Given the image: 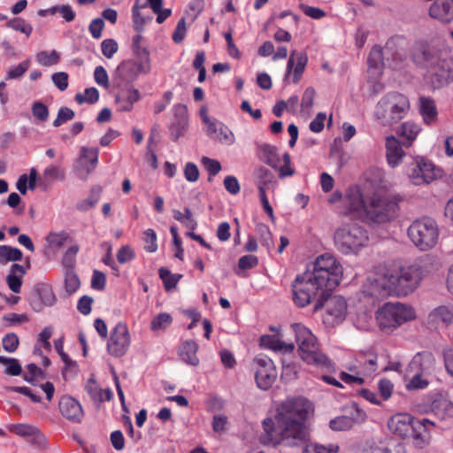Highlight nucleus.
Instances as JSON below:
<instances>
[{
	"mask_svg": "<svg viewBox=\"0 0 453 453\" xmlns=\"http://www.w3.org/2000/svg\"><path fill=\"white\" fill-rule=\"evenodd\" d=\"M311 267L292 283L294 303L298 307H305L314 301V311L325 307L329 315L342 319L347 303L342 296L331 295L342 280V265L332 255L324 254L317 257Z\"/></svg>",
	"mask_w": 453,
	"mask_h": 453,
	"instance_id": "f257e3e1",
	"label": "nucleus"
},
{
	"mask_svg": "<svg viewBox=\"0 0 453 453\" xmlns=\"http://www.w3.org/2000/svg\"><path fill=\"white\" fill-rule=\"evenodd\" d=\"M311 410V403L303 397L287 398L276 407L273 418L264 419V434L260 435V442L287 447L305 443L309 433L304 422Z\"/></svg>",
	"mask_w": 453,
	"mask_h": 453,
	"instance_id": "f03ea898",
	"label": "nucleus"
},
{
	"mask_svg": "<svg viewBox=\"0 0 453 453\" xmlns=\"http://www.w3.org/2000/svg\"><path fill=\"white\" fill-rule=\"evenodd\" d=\"M414 60L426 69L427 77L434 88L449 83L453 73V59L447 52L423 48L414 55Z\"/></svg>",
	"mask_w": 453,
	"mask_h": 453,
	"instance_id": "7ed1b4c3",
	"label": "nucleus"
},
{
	"mask_svg": "<svg viewBox=\"0 0 453 453\" xmlns=\"http://www.w3.org/2000/svg\"><path fill=\"white\" fill-rule=\"evenodd\" d=\"M405 39L402 36H393L388 40L385 47L382 49L375 45L368 57L369 67L374 72V75L380 74V69L385 65V60L392 69H397L400 64L406 58Z\"/></svg>",
	"mask_w": 453,
	"mask_h": 453,
	"instance_id": "20e7f679",
	"label": "nucleus"
},
{
	"mask_svg": "<svg viewBox=\"0 0 453 453\" xmlns=\"http://www.w3.org/2000/svg\"><path fill=\"white\" fill-rule=\"evenodd\" d=\"M410 109L408 98L398 92L386 94L377 103L374 111L376 121L383 127H391L404 118Z\"/></svg>",
	"mask_w": 453,
	"mask_h": 453,
	"instance_id": "39448f33",
	"label": "nucleus"
},
{
	"mask_svg": "<svg viewBox=\"0 0 453 453\" xmlns=\"http://www.w3.org/2000/svg\"><path fill=\"white\" fill-rule=\"evenodd\" d=\"M298 346L301 358L308 365L320 368H329L332 365L328 357L318 347L317 339L311 331L302 324L295 323L291 326Z\"/></svg>",
	"mask_w": 453,
	"mask_h": 453,
	"instance_id": "423d86ee",
	"label": "nucleus"
},
{
	"mask_svg": "<svg viewBox=\"0 0 453 453\" xmlns=\"http://www.w3.org/2000/svg\"><path fill=\"white\" fill-rule=\"evenodd\" d=\"M334 242L338 250L345 255L357 253L361 248L367 246L369 234L361 225H345L336 230Z\"/></svg>",
	"mask_w": 453,
	"mask_h": 453,
	"instance_id": "0eeeda50",
	"label": "nucleus"
},
{
	"mask_svg": "<svg viewBox=\"0 0 453 453\" xmlns=\"http://www.w3.org/2000/svg\"><path fill=\"white\" fill-rule=\"evenodd\" d=\"M408 236L418 250L423 251L429 250L438 242V226L431 218H421L413 221L409 226Z\"/></svg>",
	"mask_w": 453,
	"mask_h": 453,
	"instance_id": "6e6552de",
	"label": "nucleus"
},
{
	"mask_svg": "<svg viewBox=\"0 0 453 453\" xmlns=\"http://www.w3.org/2000/svg\"><path fill=\"white\" fill-rule=\"evenodd\" d=\"M398 201L399 198L396 196L375 194L365 207V216L373 223L388 222L396 217Z\"/></svg>",
	"mask_w": 453,
	"mask_h": 453,
	"instance_id": "1a4fd4ad",
	"label": "nucleus"
},
{
	"mask_svg": "<svg viewBox=\"0 0 453 453\" xmlns=\"http://www.w3.org/2000/svg\"><path fill=\"white\" fill-rule=\"evenodd\" d=\"M415 319L414 310L399 303H386L376 313L379 326L383 330H394L403 323Z\"/></svg>",
	"mask_w": 453,
	"mask_h": 453,
	"instance_id": "9d476101",
	"label": "nucleus"
},
{
	"mask_svg": "<svg viewBox=\"0 0 453 453\" xmlns=\"http://www.w3.org/2000/svg\"><path fill=\"white\" fill-rule=\"evenodd\" d=\"M395 295L407 296L413 292L422 280V267L418 264L391 271Z\"/></svg>",
	"mask_w": 453,
	"mask_h": 453,
	"instance_id": "9b49d317",
	"label": "nucleus"
},
{
	"mask_svg": "<svg viewBox=\"0 0 453 453\" xmlns=\"http://www.w3.org/2000/svg\"><path fill=\"white\" fill-rule=\"evenodd\" d=\"M391 271L382 270L370 276L364 285L365 295L375 298H385L395 295Z\"/></svg>",
	"mask_w": 453,
	"mask_h": 453,
	"instance_id": "f8f14e48",
	"label": "nucleus"
},
{
	"mask_svg": "<svg viewBox=\"0 0 453 453\" xmlns=\"http://www.w3.org/2000/svg\"><path fill=\"white\" fill-rule=\"evenodd\" d=\"M406 173L414 185L428 184L438 176L434 165L424 157H416L408 165Z\"/></svg>",
	"mask_w": 453,
	"mask_h": 453,
	"instance_id": "ddd939ff",
	"label": "nucleus"
},
{
	"mask_svg": "<svg viewBox=\"0 0 453 453\" xmlns=\"http://www.w3.org/2000/svg\"><path fill=\"white\" fill-rule=\"evenodd\" d=\"M256 365L255 379L257 385L263 390L269 389L277 378L273 362L266 356H258L254 359Z\"/></svg>",
	"mask_w": 453,
	"mask_h": 453,
	"instance_id": "4468645a",
	"label": "nucleus"
},
{
	"mask_svg": "<svg viewBox=\"0 0 453 453\" xmlns=\"http://www.w3.org/2000/svg\"><path fill=\"white\" fill-rule=\"evenodd\" d=\"M130 345V334L127 326L123 323H118L111 333L107 342L108 353L119 357L126 354Z\"/></svg>",
	"mask_w": 453,
	"mask_h": 453,
	"instance_id": "2eb2a0df",
	"label": "nucleus"
},
{
	"mask_svg": "<svg viewBox=\"0 0 453 453\" xmlns=\"http://www.w3.org/2000/svg\"><path fill=\"white\" fill-rule=\"evenodd\" d=\"M366 418V414L358 409L353 407L349 415L339 416L332 419L329 426L334 431H345L352 428L356 424L364 422Z\"/></svg>",
	"mask_w": 453,
	"mask_h": 453,
	"instance_id": "dca6fc26",
	"label": "nucleus"
},
{
	"mask_svg": "<svg viewBox=\"0 0 453 453\" xmlns=\"http://www.w3.org/2000/svg\"><path fill=\"white\" fill-rule=\"evenodd\" d=\"M56 297L51 288L44 283L36 284L34 294L30 298V305L35 311H40L44 306H51L55 303Z\"/></svg>",
	"mask_w": 453,
	"mask_h": 453,
	"instance_id": "f3484780",
	"label": "nucleus"
},
{
	"mask_svg": "<svg viewBox=\"0 0 453 453\" xmlns=\"http://www.w3.org/2000/svg\"><path fill=\"white\" fill-rule=\"evenodd\" d=\"M188 125V109L184 104H176L173 106V120L170 125V134L173 141H177L181 137Z\"/></svg>",
	"mask_w": 453,
	"mask_h": 453,
	"instance_id": "a211bd4d",
	"label": "nucleus"
},
{
	"mask_svg": "<svg viewBox=\"0 0 453 453\" xmlns=\"http://www.w3.org/2000/svg\"><path fill=\"white\" fill-rule=\"evenodd\" d=\"M58 407L61 414L67 419L78 423L81 422L83 410L81 404L75 398L69 395L62 396Z\"/></svg>",
	"mask_w": 453,
	"mask_h": 453,
	"instance_id": "6ab92c4d",
	"label": "nucleus"
},
{
	"mask_svg": "<svg viewBox=\"0 0 453 453\" xmlns=\"http://www.w3.org/2000/svg\"><path fill=\"white\" fill-rule=\"evenodd\" d=\"M434 362L435 358L431 352H418L413 357L407 369L410 372L427 374L434 369Z\"/></svg>",
	"mask_w": 453,
	"mask_h": 453,
	"instance_id": "aec40b11",
	"label": "nucleus"
},
{
	"mask_svg": "<svg viewBox=\"0 0 453 453\" xmlns=\"http://www.w3.org/2000/svg\"><path fill=\"white\" fill-rule=\"evenodd\" d=\"M307 62L308 57L305 53L293 50L287 64L285 80L288 78L292 70L294 69L293 82L297 83L301 79Z\"/></svg>",
	"mask_w": 453,
	"mask_h": 453,
	"instance_id": "412c9836",
	"label": "nucleus"
},
{
	"mask_svg": "<svg viewBox=\"0 0 453 453\" xmlns=\"http://www.w3.org/2000/svg\"><path fill=\"white\" fill-rule=\"evenodd\" d=\"M415 418L407 413H400L392 417L388 421V427L395 434L406 437L411 435Z\"/></svg>",
	"mask_w": 453,
	"mask_h": 453,
	"instance_id": "4be33fe9",
	"label": "nucleus"
},
{
	"mask_svg": "<svg viewBox=\"0 0 453 453\" xmlns=\"http://www.w3.org/2000/svg\"><path fill=\"white\" fill-rule=\"evenodd\" d=\"M429 15L442 23L450 22L453 19V0H434Z\"/></svg>",
	"mask_w": 453,
	"mask_h": 453,
	"instance_id": "5701e85b",
	"label": "nucleus"
},
{
	"mask_svg": "<svg viewBox=\"0 0 453 453\" xmlns=\"http://www.w3.org/2000/svg\"><path fill=\"white\" fill-rule=\"evenodd\" d=\"M405 156L400 142L395 136L386 139V157L388 164L391 167H396Z\"/></svg>",
	"mask_w": 453,
	"mask_h": 453,
	"instance_id": "b1692460",
	"label": "nucleus"
},
{
	"mask_svg": "<svg viewBox=\"0 0 453 453\" xmlns=\"http://www.w3.org/2000/svg\"><path fill=\"white\" fill-rule=\"evenodd\" d=\"M344 204L348 207V212L354 213L360 216L362 213L365 214V207L363 196L357 188H350L344 199Z\"/></svg>",
	"mask_w": 453,
	"mask_h": 453,
	"instance_id": "393cba45",
	"label": "nucleus"
},
{
	"mask_svg": "<svg viewBox=\"0 0 453 453\" xmlns=\"http://www.w3.org/2000/svg\"><path fill=\"white\" fill-rule=\"evenodd\" d=\"M140 99V92L138 89L129 86L121 89L116 96L115 101L118 108L121 111H129L132 110L135 102Z\"/></svg>",
	"mask_w": 453,
	"mask_h": 453,
	"instance_id": "a878e982",
	"label": "nucleus"
},
{
	"mask_svg": "<svg viewBox=\"0 0 453 453\" xmlns=\"http://www.w3.org/2000/svg\"><path fill=\"white\" fill-rule=\"evenodd\" d=\"M357 362L362 370V375H371L378 369V356L373 351H360L357 356Z\"/></svg>",
	"mask_w": 453,
	"mask_h": 453,
	"instance_id": "bb28decb",
	"label": "nucleus"
},
{
	"mask_svg": "<svg viewBox=\"0 0 453 453\" xmlns=\"http://www.w3.org/2000/svg\"><path fill=\"white\" fill-rule=\"evenodd\" d=\"M419 112L424 121L431 125L435 122L438 115L434 101L428 96H420L418 99Z\"/></svg>",
	"mask_w": 453,
	"mask_h": 453,
	"instance_id": "cd10ccee",
	"label": "nucleus"
},
{
	"mask_svg": "<svg viewBox=\"0 0 453 453\" xmlns=\"http://www.w3.org/2000/svg\"><path fill=\"white\" fill-rule=\"evenodd\" d=\"M27 269L19 264L12 265L10 273L6 277V283L13 293H19L21 290L22 278L26 274Z\"/></svg>",
	"mask_w": 453,
	"mask_h": 453,
	"instance_id": "c85d7f7f",
	"label": "nucleus"
},
{
	"mask_svg": "<svg viewBox=\"0 0 453 453\" xmlns=\"http://www.w3.org/2000/svg\"><path fill=\"white\" fill-rule=\"evenodd\" d=\"M260 345L282 353H291L295 349L294 343H286L276 336L268 334L260 337Z\"/></svg>",
	"mask_w": 453,
	"mask_h": 453,
	"instance_id": "c756f323",
	"label": "nucleus"
},
{
	"mask_svg": "<svg viewBox=\"0 0 453 453\" xmlns=\"http://www.w3.org/2000/svg\"><path fill=\"white\" fill-rule=\"evenodd\" d=\"M401 444L388 445L382 441H369L363 449V453H403Z\"/></svg>",
	"mask_w": 453,
	"mask_h": 453,
	"instance_id": "7c9ffc66",
	"label": "nucleus"
},
{
	"mask_svg": "<svg viewBox=\"0 0 453 453\" xmlns=\"http://www.w3.org/2000/svg\"><path fill=\"white\" fill-rule=\"evenodd\" d=\"M198 349V345L195 341H187L180 347V356L181 359L190 365H197L199 364V359L196 356V351Z\"/></svg>",
	"mask_w": 453,
	"mask_h": 453,
	"instance_id": "2f4dec72",
	"label": "nucleus"
},
{
	"mask_svg": "<svg viewBox=\"0 0 453 453\" xmlns=\"http://www.w3.org/2000/svg\"><path fill=\"white\" fill-rule=\"evenodd\" d=\"M416 441V444L422 448L425 446L430 438L429 433L425 426V424L419 419L415 418L413 426L411 427V435Z\"/></svg>",
	"mask_w": 453,
	"mask_h": 453,
	"instance_id": "473e14b6",
	"label": "nucleus"
},
{
	"mask_svg": "<svg viewBox=\"0 0 453 453\" xmlns=\"http://www.w3.org/2000/svg\"><path fill=\"white\" fill-rule=\"evenodd\" d=\"M46 240L52 249H60L65 245L70 246L73 244L69 234L65 231L58 233L51 232L48 234Z\"/></svg>",
	"mask_w": 453,
	"mask_h": 453,
	"instance_id": "72a5a7b5",
	"label": "nucleus"
},
{
	"mask_svg": "<svg viewBox=\"0 0 453 453\" xmlns=\"http://www.w3.org/2000/svg\"><path fill=\"white\" fill-rule=\"evenodd\" d=\"M58 12L60 13L62 18L68 22L73 21L75 18V12L70 5H56L49 9L40 10L38 14L41 17H45L48 14L54 15Z\"/></svg>",
	"mask_w": 453,
	"mask_h": 453,
	"instance_id": "f704fd0d",
	"label": "nucleus"
},
{
	"mask_svg": "<svg viewBox=\"0 0 453 453\" xmlns=\"http://www.w3.org/2000/svg\"><path fill=\"white\" fill-rule=\"evenodd\" d=\"M434 320H440L444 325L453 324V305H441L430 313Z\"/></svg>",
	"mask_w": 453,
	"mask_h": 453,
	"instance_id": "c9c22d12",
	"label": "nucleus"
},
{
	"mask_svg": "<svg viewBox=\"0 0 453 453\" xmlns=\"http://www.w3.org/2000/svg\"><path fill=\"white\" fill-rule=\"evenodd\" d=\"M260 150L262 152V159L264 162L275 169L278 168L280 159L277 153L276 147L265 143L260 146Z\"/></svg>",
	"mask_w": 453,
	"mask_h": 453,
	"instance_id": "e433bc0d",
	"label": "nucleus"
},
{
	"mask_svg": "<svg viewBox=\"0 0 453 453\" xmlns=\"http://www.w3.org/2000/svg\"><path fill=\"white\" fill-rule=\"evenodd\" d=\"M23 258L22 251L8 245L0 246V263L5 264L9 261H21Z\"/></svg>",
	"mask_w": 453,
	"mask_h": 453,
	"instance_id": "4c0bfd02",
	"label": "nucleus"
},
{
	"mask_svg": "<svg viewBox=\"0 0 453 453\" xmlns=\"http://www.w3.org/2000/svg\"><path fill=\"white\" fill-rule=\"evenodd\" d=\"M158 273L160 279L163 280L165 288L167 291L174 288L179 280L182 278V274H173L170 272V270L165 267H161Z\"/></svg>",
	"mask_w": 453,
	"mask_h": 453,
	"instance_id": "58836bf2",
	"label": "nucleus"
},
{
	"mask_svg": "<svg viewBox=\"0 0 453 453\" xmlns=\"http://www.w3.org/2000/svg\"><path fill=\"white\" fill-rule=\"evenodd\" d=\"M420 128L418 125L412 122H404L399 128L398 134L407 140L408 145L415 140Z\"/></svg>",
	"mask_w": 453,
	"mask_h": 453,
	"instance_id": "ea45409f",
	"label": "nucleus"
},
{
	"mask_svg": "<svg viewBox=\"0 0 453 453\" xmlns=\"http://www.w3.org/2000/svg\"><path fill=\"white\" fill-rule=\"evenodd\" d=\"M36 61L43 66H51L57 65L59 62L60 56L55 50L48 51H40L35 56Z\"/></svg>",
	"mask_w": 453,
	"mask_h": 453,
	"instance_id": "a19ab883",
	"label": "nucleus"
},
{
	"mask_svg": "<svg viewBox=\"0 0 453 453\" xmlns=\"http://www.w3.org/2000/svg\"><path fill=\"white\" fill-rule=\"evenodd\" d=\"M65 286L66 292L69 294L74 293L79 289L81 286V280L74 270L65 269Z\"/></svg>",
	"mask_w": 453,
	"mask_h": 453,
	"instance_id": "79ce46f5",
	"label": "nucleus"
},
{
	"mask_svg": "<svg viewBox=\"0 0 453 453\" xmlns=\"http://www.w3.org/2000/svg\"><path fill=\"white\" fill-rule=\"evenodd\" d=\"M255 175L257 180V188L260 192V188L265 191L268 185L273 181V176L270 170L265 167H259L256 170Z\"/></svg>",
	"mask_w": 453,
	"mask_h": 453,
	"instance_id": "37998d69",
	"label": "nucleus"
},
{
	"mask_svg": "<svg viewBox=\"0 0 453 453\" xmlns=\"http://www.w3.org/2000/svg\"><path fill=\"white\" fill-rule=\"evenodd\" d=\"M88 394L96 404H99L104 401H110L112 397V392L111 389L108 388L103 390L95 385L89 387Z\"/></svg>",
	"mask_w": 453,
	"mask_h": 453,
	"instance_id": "c03bdc74",
	"label": "nucleus"
},
{
	"mask_svg": "<svg viewBox=\"0 0 453 453\" xmlns=\"http://www.w3.org/2000/svg\"><path fill=\"white\" fill-rule=\"evenodd\" d=\"M0 364L6 365L5 373L11 376H19L22 372V367L16 358L0 356Z\"/></svg>",
	"mask_w": 453,
	"mask_h": 453,
	"instance_id": "a18cd8bd",
	"label": "nucleus"
},
{
	"mask_svg": "<svg viewBox=\"0 0 453 453\" xmlns=\"http://www.w3.org/2000/svg\"><path fill=\"white\" fill-rule=\"evenodd\" d=\"M173 319L169 313H159L153 318L150 323V329L154 332L164 330L171 325Z\"/></svg>",
	"mask_w": 453,
	"mask_h": 453,
	"instance_id": "49530a36",
	"label": "nucleus"
},
{
	"mask_svg": "<svg viewBox=\"0 0 453 453\" xmlns=\"http://www.w3.org/2000/svg\"><path fill=\"white\" fill-rule=\"evenodd\" d=\"M212 139L218 140L219 142L226 145H232L235 142L233 132L222 123L219 125L218 133Z\"/></svg>",
	"mask_w": 453,
	"mask_h": 453,
	"instance_id": "de8ad7c7",
	"label": "nucleus"
},
{
	"mask_svg": "<svg viewBox=\"0 0 453 453\" xmlns=\"http://www.w3.org/2000/svg\"><path fill=\"white\" fill-rule=\"evenodd\" d=\"M338 446L329 444L327 446L319 443H308L305 445L303 453H337Z\"/></svg>",
	"mask_w": 453,
	"mask_h": 453,
	"instance_id": "09e8293b",
	"label": "nucleus"
},
{
	"mask_svg": "<svg viewBox=\"0 0 453 453\" xmlns=\"http://www.w3.org/2000/svg\"><path fill=\"white\" fill-rule=\"evenodd\" d=\"M256 232L259 235L262 245L265 246L267 249H272L273 247L272 234L266 225L257 224L256 226Z\"/></svg>",
	"mask_w": 453,
	"mask_h": 453,
	"instance_id": "8fccbe9b",
	"label": "nucleus"
},
{
	"mask_svg": "<svg viewBox=\"0 0 453 453\" xmlns=\"http://www.w3.org/2000/svg\"><path fill=\"white\" fill-rule=\"evenodd\" d=\"M423 373L419 372H410L406 369L405 376L411 378L410 382L407 384L409 389H419L424 388L427 386L428 382L426 380H422Z\"/></svg>",
	"mask_w": 453,
	"mask_h": 453,
	"instance_id": "3c124183",
	"label": "nucleus"
},
{
	"mask_svg": "<svg viewBox=\"0 0 453 453\" xmlns=\"http://www.w3.org/2000/svg\"><path fill=\"white\" fill-rule=\"evenodd\" d=\"M78 250L79 247L76 244H72L68 247L67 250L65 251L62 258V264L65 267V269L73 270L75 257Z\"/></svg>",
	"mask_w": 453,
	"mask_h": 453,
	"instance_id": "603ef678",
	"label": "nucleus"
},
{
	"mask_svg": "<svg viewBox=\"0 0 453 453\" xmlns=\"http://www.w3.org/2000/svg\"><path fill=\"white\" fill-rule=\"evenodd\" d=\"M9 431L19 436L27 437L36 433V427L27 424H13L9 426Z\"/></svg>",
	"mask_w": 453,
	"mask_h": 453,
	"instance_id": "864d4df0",
	"label": "nucleus"
},
{
	"mask_svg": "<svg viewBox=\"0 0 453 453\" xmlns=\"http://www.w3.org/2000/svg\"><path fill=\"white\" fill-rule=\"evenodd\" d=\"M8 27H12V29L16 31H19L23 34H25L27 36H29L33 31V27L30 24H27L23 19L21 18H15L12 19L8 25Z\"/></svg>",
	"mask_w": 453,
	"mask_h": 453,
	"instance_id": "5fc2aeb1",
	"label": "nucleus"
},
{
	"mask_svg": "<svg viewBox=\"0 0 453 453\" xmlns=\"http://www.w3.org/2000/svg\"><path fill=\"white\" fill-rule=\"evenodd\" d=\"M132 13L134 28L138 33H141L143 30V27L146 22L152 20V16H149L147 18L143 17L136 6L133 7Z\"/></svg>",
	"mask_w": 453,
	"mask_h": 453,
	"instance_id": "6e6d98bb",
	"label": "nucleus"
},
{
	"mask_svg": "<svg viewBox=\"0 0 453 453\" xmlns=\"http://www.w3.org/2000/svg\"><path fill=\"white\" fill-rule=\"evenodd\" d=\"M32 113L33 116L40 121H46L50 114L48 107L40 101H35L33 104Z\"/></svg>",
	"mask_w": 453,
	"mask_h": 453,
	"instance_id": "4d7b16f0",
	"label": "nucleus"
},
{
	"mask_svg": "<svg viewBox=\"0 0 453 453\" xmlns=\"http://www.w3.org/2000/svg\"><path fill=\"white\" fill-rule=\"evenodd\" d=\"M118 50L119 45L114 39H105L101 42L102 54L107 58H111Z\"/></svg>",
	"mask_w": 453,
	"mask_h": 453,
	"instance_id": "13d9d810",
	"label": "nucleus"
},
{
	"mask_svg": "<svg viewBox=\"0 0 453 453\" xmlns=\"http://www.w3.org/2000/svg\"><path fill=\"white\" fill-rule=\"evenodd\" d=\"M91 288L95 290L102 291L106 285L105 274L98 270H94L91 277Z\"/></svg>",
	"mask_w": 453,
	"mask_h": 453,
	"instance_id": "bf43d9fd",
	"label": "nucleus"
},
{
	"mask_svg": "<svg viewBox=\"0 0 453 453\" xmlns=\"http://www.w3.org/2000/svg\"><path fill=\"white\" fill-rule=\"evenodd\" d=\"M73 117L74 112L71 109H69L68 107H61L58 110L57 118L53 121V126L60 127L68 120L73 119Z\"/></svg>",
	"mask_w": 453,
	"mask_h": 453,
	"instance_id": "052dcab7",
	"label": "nucleus"
},
{
	"mask_svg": "<svg viewBox=\"0 0 453 453\" xmlns=\"http://www.w3.org/2000/svg\"><path fill=\"white\" fill-rule=\"evenodd\" d=\"M315 95V89L311 87H309L304 90L301 102V107L303 111H310L311 108L313 105Z\"/></svg>",
	"mask_w": 453,
	"mask_h": 453,
	"instance_id": "680f3d73",
	"label": "nucleus"
},
{
	"mask_svg": "<svg viewBox=\"0 0 453 453\" xmlns=\"http://www.w3.org/2000/svg\"><path fill=\"white\" fill-rule=\"evenodd\" d=\"M2 342L4 349L7 352L12 353L18 349L19 342L16 334L10 333L3 338Z\"/></svg>",
	"mask_w": 453,
	"mask_h": 453,
	"instance_id": "e2e57ef3",
	"label": "nucleus"
},
{
	"mask_svg": "<svg viewBox=\"0 0 453 453\" xmlns=\"http://www.w3.org/2000/svg\"><path fill=\"white\" fill-rule=\"evenodd\" d=\"M143 241L148 252H155L157 250V234L153 229H147L144 232Z\"/></svg>",
	"mask_w": 453,
	"mask_h": 453,
	"instance_id": "0e129e2a",
	"label": "nucleus"
},
{
	"mask_svg": "<svg viewBox=\"0 0 453 453\" xmlns=\"http://www.w3.org/2000/svg\"><path fill=\"white\" fill-rule=\"evenodd\" d=\"M73 170L77 177L83 179L85 176V147L80 150L79 157L73 163Z\"/></svg>",
	"mask_w": 453,
	"mask_h": 453,
	"instance_id": "69168bd1",
	"label": "nucleus"
},
{
	"mask_svg": "<svg viewBox=\"0 0 453 453\" xmlns=\"http://www.w3.org/2000/svg\"><path fill=\"white\" fill-rule=\"evenodd\" d=\"M201 162H202L203 165L204 166V168L208 171V173L212 176H215L216 174H218L221 170V165H220L219 161H218L216 159H212V158H210L207 157H203L201 159Z\"/></svg>",
	"mask_w": 453,
	"mask_h": 453,
	"instance_id": "338daca9",
	"label": "nucleus"
},
{
	"mask_svg": "<svg viewBox=\"0 0 453 453\" xmlns=\"http://www.w3.org/2000/svg\"><path fill=\"white\" fill-rule=\"evenodd\" d=\"M117 260L120 264L130 262L134 257V253L130 246H122L117 252Z\"/></svg>",
	"mask_w": 453,
	"mask_h": 453,
	"instance_id": "774afa93",
	"label": "nucleus"
}]
</instances>
